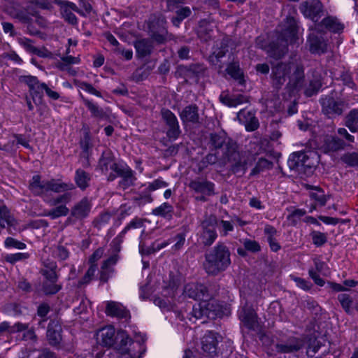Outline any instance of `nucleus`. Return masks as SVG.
I'll return each mask as SVG.
<instances>
[{
    "mask_svg": "<svg viewBox=\"0 0 358 358\" xmlns=\"http://www.w3.org/2000/svg\"><path fill=\"white\" fill-rule=\"evenodd\" d=\"M231 253L223 243H218L205 254L203 266L209 275L216 276L224 271L231 264Z\"/></svg>",
    "mask_w": 358,
    "mask_h": 358,
    "instance_id": "nucleus-4",
    "label": "nucleus"
},
{
    "mask_svg": "<svg viewBox=\"0 0 358 358\" xmlns=\"http://www.w3.org/2000/svg\"><path fill=\"white\" fill-rule=\"evenodd\" d=\"M310 51L315 54H322L327 52V44L318 33L315 31L310 34L308 37Z\"/></svg>",
    "mask_w": 358,
    "mask_h": 358,
    "instance_id": "nucleus-25",
    "label": "nucleus"
},
{
    "mask_svg": "<svg viewBox=\"0 0 358 358\" xmlns=\"http://www.w3.org/2000/svg\"><path fill=\"white\" fill-rule=\"evenodd\" d=\"M27 326V328L22 331L23 333L22 339L23 341H31L33 342H36L37 341V336L35 334L34 329L33 327L29 328V324L28 323H22Z\"/></svg>",
    "mask_w": 358,
    "mask_h": 358,
    "instance_id": "nucleus-62",
    "label": "nucleus"
},
{
    "mask_svg": "<svg viewBox=\"0 0 358 358\" xmlns=\"http://www.w3.org/2000/svg\"><path fill=\"white\" fill-rule=\"evenodd\" d=\"M341 160L350 166H358V152H348L341 157Z\"/></svg>",
    "mask_w": 358,
    "mask_h": 358,
    "instance_id": "nucleus-56",
    "label": "nucleus"
},
{
    "mask_svg": "<svg viewBox=\"0 0 358 358\" xmlns=\"http://www.w3.org/2000/svg\"><path fill=\"white\" fill-rule=\"evenodd\" d=\"M152 213L154 215L161 216L171 220L173 217V207L169 203L164 202L159 206L154 208Z\"/></svg>",
    "mask_w": 358,
    "mask_h": 358,
    "instance_id": "nucleus-42",
    "label": "nucleus"
},
{
    "mask_svg": "<svg viewBox=\"0 0 358 358\" xmlns=\"http://www.w3.org/2000/svg\"><path fill=\"white\" fill-rule=\"evenodd\" d=\"M189 187L197 193H201L208 196L214 194V184L206 179L196 178L192 180Z\"/></svg>",
    "mask_w": 358,
    "mask_h": 358,
    "instance_id": "nucleus-27",
    "label": "nucleus"
},
{
    "mask_svg": "<svg viewBox=\"0 0 358 358\" xmlns=\"http://www.w3.org/2000/svg\"><path fill=\"white\" fill-rule=\"evenodd\" d=\"M106 313L107 315L118 318L127 319L129 317V311L122 303L112 301L107 302Z\"/></svg>",
    "mask_w": 358,
    "mask_h": 358,
    "instance_id": "nucleus-30",
    "label": "nucleus"
},
{
    "mask_svg": "<svg viewBox=\"0 0 358 358\" xmlns=\"http://www.w3.org/2000/svg\"><path fill=\"white\" fill-rule=\"evenodd\" d=\"M151 39L155 41L158 44H164L167 41L173 38V35L169 34L168 31L163 28L160 31H151Z\"/></svg>",
    "mask_w": 358,
    "mask_h": 358,
    "instance_id": "nucleus-45",
    "label": "nucleus"
},
{
    "mask_svg": "<svg viewBox=\"0 0 358 358\" xmlns=\"http://www.w3.org/2000/svg\"><path fill=\"white\" fill-rule=\"evenodd\" d=\"M239 319L245 327L255 331L259 328L257 315L255 310L247 304L241 308L238 313Z\"/></svg>",
    "mask_w": 358,
    "mask_h": 358,
    "instance_id": "nucleus-18",
    "label": "nucleus"
},
{
    "mask_svg": "<svg viewBox=\"0 0 358 358\" xmlns=\"http://www.w3.org/2000/svg\"><path fill=\"white\" fill-rule=\"evenodd\" d=\"M111 217V215L108 213H101L94 221V225L99 229L101 228L104 224L108 223Z\"/></svg>",
    "mask_w": 358,
    "mask_h": 358,
    "instance_id": "nucleus-63",
    "label": "nucleus"
},
{
    "mask_svg": "<svg viewBox=\"0 0 358 358\" xmlns=\"http://www.w3.org/2000/svg\"><path fill=\"white\" fill-rule=\"evenodd\" d=\"M115 329L113 326H107L101 329L96 334L97 342L106 348L113 347L116 339Z\"/></svg>",
    "mask_w": 358,
    "mask_h": 358,
    "instance_id": "nucleus-23",
    "label": "nucleus"
},
{
    "mask_svg": "<svg viewBox=\"0 0 358 358\" xmlns=\"http://www.w3.org/2000/svg\"><path fill=\"white\" fill-rule=\"evenodd\" d=\"M80 97L84 104L90 111L92 117L99 120H104L108 118V114L102 108H100L96 104L85 98L82 94H80Z\"/></svg>",
    "mask_w": 358,
    "mask_h": 358,
    "instance_id": "nucleus-36",
    "label": "nucleus"
},
{
    "mask_svg": "<svg viewBox=\"0 0 358 358\" xmlns=\"http://www.w3.org/2000/svg\"><path fill=\"white\" fill-rule=\"evenodd\" d=\"M220 101L229 107H236L242 103L247 102L248 99L242 94L230 96L222 92L220 96Z\"/></svg>",
    "mask_w": 358,
    "mask_h": 358,
    "instance_id": "nucleus-39",
    "label": "nucleus"
},
{
    "mask_svg": "<svg viewBox=\"0 0 358 358\" xmlns=\"http://www.w3.org/2000/svg\"><path fill=\"white\" fill-rule=\"evenodd\" d=\"M62 321L58 318L51 319L48 327L46 337L49 345L60 348L63 341Z\"/></svg>",
    "mask_w": 358,
    "mask_h": 358,
    "instance_id": "nucleus-13",
    "label": "nucleus"
},
{
    "mask_svg": "<svg viewBox=\"0 0 358 358\" xmlns=\"http://www.w3.org/2000/svg\"><path fill=\"white\" fill-rule=\"evenodd\" d=\"M338 299L345 312L350 313V306L352 303V300L350 296L346 294H341L338 296Z\"/></svg>",
    "mask_w": 358,
    "mask_h": 358,
    "instance_id": "nucleus-59",
    "label": "nucleus"
},
{
    "mask_svg": "<svg viewBox=\"0 0 358 358\" xmlns=\"http://www.w3.org/2000/svg\"><path fill=\"white\" fill-rule=\"evenodd\" d=\"M136 345H137L138 348H141V345L139 343H135L126 331H117L115 343L113 346L115 349L119 352L120 355L122 353H131L136 352Z\"/></svg>",
    "mask_w": 358,
    "mask_h": 358,
    "instance_id": "nucleus-15",
    "label": "nucleus"
},
{
    "mask_svg": "<svg viewBox=\"0 0 358 358\" xmlns=\"http://www.w3.org/2000/svg\"><path fill=\"white\" fill-rule=\"evenodd\" d=\"M320 102L322 113L329 116L341 115L349 107L346 100L342 99L336 100L334 97L329 96L322 98Z\"/></svg>",
    "mask_w": 358,
    "mask_h": 358,
    "instance_id": "nucleus-11",
    "label": "nucleus"
},
{
    "mask_svg": "<svg viewBox=\"0 0 358 358\" xmlns=\"http://www.w3.org/2000/svg\"><path fill=\"white\" fill-rule=\"evenodd\" d=\"M91 208V201L87 197L83 198L71 208L70 215L66 219L65 224L73 225L78 221L83 220L88 217Z\"/></svg>",
    "mask_w": 358,
    "mask_h": 358,
    "instance_id": "nucleus-9",
    "label": "nucleus"
},
{
    "mask_svg": "<svg viewBox=\"0 0 358 358\" xmlns=\"http://www.w3.org/2000/svg\"><path fill=\"white\" fill-rule=\"evenodd\" d=\"M29 189L35 196H41L47 193L46 180H41L38 175L34 176L29 182Z\"/></svg>",
    "mask_w": 358,
    "mask_h": 358,
    "instance_id": "nucleus-35",
    "label": "nucleus"
},
{
    "mask_svg": "<svg viewBox=\"0 0 358 358\" xmlns=\"http://www.w3.org/2000/svg\"><path fill=\"white\" fill-rule=\"evenodd\" d=\"M16 224V220L10 214L8 208L0 201V227L1 228H5L6 226L10 227Z\"/></svg>",
    "mask_w": 358,
    "mask_h": 358,
    "instance_id": "nucleus-38",
    "label": "nucleus"
},
{
    "mask_svg": "<svg viewBox=\"0 0 358 358\" xmlns=\"http://www.w3.org/2000/svg\"><path fill=\"white\" fill-rule=\"evenodd\" d=\"M231 140L227 134L222 131L218 133H211L209 138V147L211 151L221 150Z\"/></svg>",
    "mask_w": 358,
    "mask_h": 358,
    "instance_id": "nucleus-29",
    "label": "nucleus"
},
{
    "mask_svg": "<svg viewBox=\"0 0 358 358\" xmlns=\"http://www.w3.org/2000/svg\"><path fill=\"white\" fill-rule=\"evenodd\" d=\"M118 260V255H113L106 260H105L101 267L100 271V280L102 282H108V279L110 278L112 274L114 272V268L113 266H114Z\"/></svg>",
    "mask_w": 358,
    "mask_h": 358,
    "instance_id": "nucleus-31",
    "label": "nucleus"
},
{
    "mask_svg": "<svg viewBox=\"0 0 358 358\" xmlns=\"http://www.w3.org/2000/svg\"><path fill=\"white\" fill-rule=\"evenodd\" d=\"M289 80L287 86L292 90H301L305 83L304 66L301 62H278L271 66V80L273 87L279 90Z\"/></svg>",
    "mask_w": 358,
    "mask_h": 358,
    "instance_id": "nucleus-1",
    "label": "nucleus"
},
{
    "mask_svg": "<svg viewBox=\"0 0 358 358\" xmlns=\"http://www.w3.org/2000/svg\"><path fill=\"white\" fill-rule=\"evenodd\" d=\"M216 292V289H213L211 285L188 283L185 286L182 294L193 299H204L213 298Z\"/></svg>",
    "mask_w": 358,
    "mask_h": 358,
    "instance_id": "nucleus-8",
    "label": "nucleus"
},
{
    "mask_svg": "<svg viewBox=\"0 0 358 358\" xmlns=\"http://www.w3.org/2000/svg\"><path fill=\"white\" fill-rule=\"evenodd\" d=\"M145 222V219L135 217L125 227L124 229L118 234V236L113 241L114 244L120 245L123 241V238L127 234V232L131 229H138L144 227V222Z\"/></svg>",
    "mask_w": 358,
    "mask_h": 358,
    "instance_id": "nucleus-34",
    "label": "nucleus"
},
{
    "mask_svg": "<svg viewBox=\"0 0 358 358\" xmlns=\"http://www.w3.org/2000/svg\"><path fill=\"white\" fill-rule=\"evenodd\" d=\"M80 147L83 150L81 157L86 159L87 166L90 165L89 163V150L92 148L91 137L89 131H86L83 138L80 141Z\"/></svg>",
    "mask_w": 358,
    "mask_h": 358,
    "instance_id": "nucleus-47",
    "label": "nucleus"
},
{
    "mask_svg": "<svg viewBox=\"0 0 358 358\" xmlns=\"http://www.w3.org/2000/svg\"><path fill=\"white\" fill-rule=\"evenodd\" d=\"M90 176L83 169H78L76 172L75 181L78 187L84 190L89 186Z\"/></svg>",
    "mask_w": 358,
    "mask_h": 358,
    "instance_id": "nucleus-46",
    "label": "nucleus"
},
{
    "mask_svg": "<svg viewBox=\"0 0 358 358\" xmlns=\"http://www.w3.org/2000/svg\"><path fill=\"white\" fill-rule=\"evenodd\" d=\"M52 3H54L53 0H31L29 1L30 6H36L42 9L49 10L53 8Z\"/></svg>",
    "mask_w": 358,
    "mask_h": 358,
    "instance_id": "nucleus-61",
    "label": "nucleus"
},
{
    "mask_svg": "<svg viewBox=\"0 0 358 358\" xmlns=\"http://www.w3.org/2000/svg\"><path fill=\"white\" fill-rule=\"evenodd\" d=\"M322 87V83L319 79L312 80L304 90L306 96L310 97L316 94Z\"/></svg>",
    "mask_w": 358,
    "mask_h": 358,
    "instance_id": "nucleus-52",
    "label": "nucleus"
},
{
    "mask_svg": "<svg viewBox=\"0 0 358 358\" xmlns=\"http://www.w3.org/2000/svg\"><path fill=\"white\" fill-rule=\"evenodd\" d=\"M345 145V143L338 137L326 135L321 141L319 150L325 154H331L344 150Z\"/></svg>",
    "mask_w": 358,
    "mask_h": 358,
    "instance_id": "nucleus-17",
    "label": "nucleus"
},
{
    "mask_svg": "<svg viewBox=\"0 0 358 358\" xmlns=\"http://www.w3.org/2000/svg\"><path fill=\"white\" fill-rule=\"evenodd\" d=\"M53 2L60 6L59 11L63 20L72 26H76L78 23V18L72 11L85 16L84 11L73 2L66 0H53Z\"/></svg>",
    "mask_w": 358,
    "mask_h": 358,
    "instance_id": "nucleus-10",
    "label": "nucleus"
},
{
    "mask_svg": "<svg viewBox=\"0 0 358 358\" xmlns=\"http://www.w3.org/2000/svg\"><path fill=\"white\" fill-rule=\"evenodd\" d=\"M206 68L203 64H193L185 69V75L189 79H194L195 82H198L199 78L204 76Z\"/></svg>",
    "mask_w": 358,
    "mask_h": 358,
    "instance_id": "nucleus-33",
    "label": "nucleus"
},
{
    "mask_svg": "<svg viewBox=\"0 0 358 358\" xmlns=\"http://www.w3.org/2000/svg\"><path fill=\"white\" fill-rule=\"evenodd\" d=\"M96 271V264H91L88 270L87 271L86 273L83 276V278L79 281V285H84L89 283L93 276L94 275V273Z\"/></svg>",
    "mask_w": 358,
    "mask_h": 358,
    "instance_id": "nucleus-64",
    "label": "nucleus"
},
{
    "mask_svg": "<svg viewBox=\"0 0 358 358\" xmlns=\"http://www.w3.org/2000/svg\"><path fill=\"white\" fill-rule=\"evenodd\" d=\"M134 47L139 58L150 56L154 49L153 42L149 38L139 39L135 41Z\"/></svg>",
    "mask_w": 358,
    "mask_h": 358,
    "instance_id": "nucleus-32",
    "label": "nucleus"
},
{
    "mask_svg": "<svg viewBox=\"0 0 358 358\" xmlns=\"http://www.w3.org/2000/svg\"><path fill=\"white\" fill-rule=\"evenodd\" d=\"M237 118L245 124V129L248 131H255L259 127V120L252 111L241 110L237 113Z\"/></svg>",
    "mask_w": 358,
    "mask_h": 358,
    "instance_id": "nucleus-24",
    "label": "nucleus"
},
{
    "mask_svg": "<svg viewBox=\"0 0 358 358\" xmlns=\"http://www.w3.org/2000/svg\"><path fill=\"white\" fill-rule=\"evenodd\" d=\"M213 34V25L206 20L199 22V26L197 30L198 37L204 42H208L212 39Z\"/></svg>",
    "mask_w": 358,
    "mask_h": 358,
    "instance_id": "nucleus-37",
    "label": "nucleus"
},
{
    "mask_svg": "<svg viewBox=\"0 0 358 358\" xmlns=\"http://www.w3.org/2000/svg\"><path fill=\"white\" fill-rule=\"evenodd\" d=\"M69 213V209L65 205H60L45 213L44 215L54 220L62 216H66Z\"/></svg>",
    "mask_w": 358,
    "mask_h": 358,
    "instance_id": "nucleus-51",
    "label": "nucleus"
},
{
    "mask_svg": "<svg viewBox=\"0 0 358 358\" xmlns=\"http://www.w3.org/2000/svg\"><path fill=\"white\" fill-rule=\"evenodd\" d=\"M27 328V326L22 322H16L13 326H10L8 322H3L0 324V333L7 331L8 334H15L22 332Z\"/></svg>",
    "mask_w": 358,
    "mask_h": 358,
    "instance_id": "nucleus-49",
    "label": "nucleus"
},
{
    "mask_svg": "<svg viewBox=\"0 0 358 358\" xmlns=\"http://www.w3.org/2000/svg\"><path fill=\"white\" fill-rule=\"evenodd\" d=\"M20 80L27 84L30 91L33 92L35 95L40 94L41 87L40 85L42 83H40L38 78L32 76H22L20 77Z\"/></svg>",
    "mask_w": 358,
    "mask_h": 358,
    "instance_id": "nucleus-43",
    "label": "nucleus"
},
{
    "mask_svg": "<svg viewBox=\"0 0 358 358\" xmlns=\"http://www.w3.org/2000/svg\"><path fill=\"white\" fill-rule=\"evenodd\" d=\"M47 192L52 191L55 192H61L68 189V185L65 183H58L55 180H46Z\"/></svg>",
    "mask_w": 358,
    "mask_h": 358,
    "instance_id": "nucleus-55",
    "label": "nucleus"
},
{
    "mask_svg": "<svg viewBox=\"0 0 358 358\" xmlns=\"http://www.w3.org/2000/svg\"><path fill=\"white\" fill-rule=\"evenodd\" d=\"M117 176L122 178L119 185L123 189L133 185L136 180L132 170L126 165H122L120 169L117 170L116 173H111L108 177V180L113 181Z\"/></svg>",
    "mask_w": 358,
    "mask_h": 358,
    "instance_id": "nucleus-19",
    "label": "nucleus"
},
{
    "mask_svg": "<svg viewBox=\"0 0 358 358\" xmlns=\"http://www.w3.org/2000/svg\"><path fill=\"white\" fill-rule=\"evenodd\" d=\"M319 157L316 152L301 151L292 153L287 162L288 166L292 170L304 171L308 174L313 172L318 164Z\"/></svg>",
    "mask_w": 358,
    "mask_h": 358,
    "instance_id": "nucleus-5",
    "label": "nucleus"
},
{
    "mask_svg": "<svg viewBox=\"0 0 358 358\" xmlns=\"http://www.w3.org/2000/svg\"><path fill=\"white\" fill-rule=\"evenodd\" d=\"M226 71L232 78L237 80L240 85L245 83L243 72L240 68L239 62L235 61L231 54L229 55L228 57Z\"/></svg>",
    "mask_w": 358,
    "mask_h": 358,
    "instance_id": "nucleus-28",
    "label": "nucleus"
},
{
    "mask_svg": "<svg viewBox=\"0 0 358 358\" xmlns=\"http://www.w3.org/2000/svg\"><path fill=\"white\" fill-rule=\"evenodd\" d=\"M231 43V39L229 37H224L220 42H217L216 46L213 47V52L210 55L208 60L210 63L217 66L221 70L225 63L222 61L227 52H228L229 46Z\"/></svg>",
    "mask_w": 358,
    "mask_h": 358,
    "instance_id": "nucleus-12",
    "label": "nucleus"
},
{
    "mask_svg": "<svg viewBox=\"0 0 358 358\" xmlns=\"http://www.w3.org/2000/svg\"><path fill=\"white\" fill-rule=\"evenodd\" d=\"M122 165L115 162L113 154L109 150H104L99 160V168L104 173L109 170L116 173L117 170L120 169Z\"/></svg>",
    "mask_w": 358,
    "mask_h": 358,
    "instance_id": "nucleus-22",
    "label": "nucleus"
},
{
    "mask_svg": "<svg viewBox=\"0 0 358 358\" xmlns=\"http://www.w3.org/2000/svg\"><path fill=\"white\" fill-rule=\"evenodd\" d=\"M217 219L214 215H206L201 223V232L199 236L201 244L204 246H210L217 237L215 227Z\"/></svg>",
    "mask_w": 358,
    "mask_h": 358,
    "instance_id": "nucleus-7",
    "label": "nucleus"
},
{
    "mask_svg": "<svg viewBox=\"0 0 358 358\" xmlns=\"http://www.w3.org/2000/svg\"><path fill=\"white\" fill-rule=\"evenodd\" d=\"M299 9L303 15L317 22L323 15L322 4L319 0H306L303 1Z\"/></svg>",
    "mask_w": 358,
    "mask_h": 358,
    "instance_id": "nucleus-16",
    "label": "nucleus"
},
{
    "mask_svg": "<svg viewBox=\"0 0 358 358\" xmlns=\"http://www.w3.org/2000/svg\"><path fill=\"white\" fill-rule=\"evenodd\" d=\"M62 289V285L57 281L43 280L42 290L45 295L55 294Z\"/></svg>",
    "mask_w": 358,
    "mask_h": 358,
    "instance_id": "nucleus-50",
    "label": "nucleus"
},
{
    "mask_svg": "<svg viewBox=\"0 0 358 358\" xmlns=\"http://www.w3.org/2000/svg\"><path fill=\"white\" fill-rule=\"evenodd\" d=\"M313 243L315 245L320 247L327 241V234L320 231H314L310 234Z\"/></svg>",
    "mask_w": 358,
    "mask_h": 358,
    "instance_id": "nucleus-57",
    "label": "nucleus"
},
{
    "mask_svg": "<svg viewBox=\"0 0 358 358\" xmlns=\"http://www.w3.org/2000/svg\"><path fill=\"white\" fill-rule=\"evenodd\" d=\"M297 30L296 20L293 17H287L282 25L276 41L271 42L267 48L269 56L275 59L282 57L288 51V45L296 41Z\"/></svg>",
    "mask_w": 358,
    "mask_h": 358,
    "instance_id": "nucleus-2",
    "label": "nucleus"
},
{
    "mask_svg": "<svg viewBox=\"0 0 358 358\" xmlns=\"http://www.w3.org/2000/svg\"><path fill=\"white\" fill-rule=\"evenodd\" d=\"M163 122L167 128L166 136L169 138L176 140L181 134L179 123L176 116L169 109L163 108L161 110Z\"/></svg>",
    "mask_w": 358,
    "mask_h": 358,
    "instance_id": "nucleus-14",
    "label": "nucleus"
},
{
    "mask_svg": "<svg viewBox=\"0 0 358 358\" xmlns=\"http://www.w3.org/2000/svg\"><path fill=\"white\" fill-rule=\"evenodd\" d=\"M220 314V308L217 303L207 299L193 306L190 312L192 317L196 320H201V323H205L207 320H214Z\"/></svg>",
    "mask_w": 358,
    "mask_h": 358,
    "instance_id": "nucleus-6",
    "label": "nucleus"
},
{
    "mask_svg": "<svg viewBox=\"0 0 358 358\" xmlns=\"http://www.w3.org/2000/svg\"><path fill=\"white\" fill-rule=\"evenodd\" d=\"M76 85L80 89L92 94L98 97H101L100 92L97 91L91 84L86 82L78 81L76 82Z\"/></svg>",
    "mask_w": 358,
    "mask_h": 358,
    "instance_id": "nucleus-60",
    "label": "nucleus"
},
{
    "mask_svg": "<svg viewBox=\"0 0 358 358\" xmlns=\"http://www.w3.org/2000/svg\"><path fill=\"white\" fill-rule=\"evenodd\" d=\"M304 341L297 337H289L287 341L277 343L275 347L279 353H295L303 348Z\"/></svg>",
    "mask_w": 358,
    "mask_h": 358,
    "instance_id": "nucleus-20",
    "label": "nucleus"
},
{
    "mask_svg": "<svg viewBox=\"0 0 358 358\" xmlns=\"http://www.w3.org/2000/svg\"><path fill=\"white\" fill-rule=\"evenodd\" d=\"M220 338L221 337L217 333L208 331L201 338V348L203 352L210 357L216 355Z\"/></svg>",
    "mask_w": 358,
    "mask_h": 358,
    "instance_id": "nucleus-21",
    "label": "nucleus"
},
{
    "mask_svg": "<svg viewBox=\"0 0 358 358\" xmlns=\"http://www.w3.org/2000/svg\"><path fill=\"white\" fill-rule=\"evenodd\" d=\"M344 124L352 133L358 131V108L351 110L344 118Z\"/></svg>",
    "mask_w": 358,
    "mask_h": 358,
    "instance_id": "nucleus-40",
    "label": "nucleus"
},
{
    "mask_svg": "<svg viewBox=\"0 0 358 358\" xmlns=\"http://www.w3.org/2000/svg\"><path fill=\"white\" fill-rule=\"evenodd\" d=\"M322 22L325 28L334 33H339L344 28L343 24L334 17H327L323 19Z\"/></svg>",
    "mask_w": 358,
    "mask_h": 358,
    "instance_id": "nucleus-44",
    "label": "nucleus"
},
{
    "mask_svg": "<svg viewBox=\"0 0 358 358\" xmlns=\"http://www.w3.org/2000/svg\"><path fill=\"white\" fill-rule=\"evenodd\" d=\"M310 197L321 206L326 204L329 198V196L324 194V192L320 189H317L315 192L310 193Z\"/></svg>",
    "mask_w": 358,
    "mask_h": 358,
    "instance_id": "nucleus-58",
    "label": "nucleus"
},
{
    "mask_svg": "<svg viewBox=\"0 0 358 358\" xmlns=\"http://www.w3.org/2000/svg\"><path fill=\"white\" fill-rule=\"evenodd\" d=\"M170 243V240L165 241L162 243L156 241L153 243L150 247L145 248L144 243L141 242L139 245V251L141 255H149L165 248L166 246L169 245Z\"/></svg>",
    "mask_w": 358,
    "mask_h": 358,
    "instance_id": "nucleus-41",
    "label": "nucleus"
},
{
    "mask_svg": "<svg viewBox=\"0 0 358 358\" xmlns=\"http://www.w3.org/2000/svg\"><path fill=\"white\" fill-rule=\"evenodd\" d=\"M221 152L220 166L231 163V171L235 174H244L248 166L252 164L250 155L246 152H240L238 144L232 139L221 150Z\"/></svg>",
    "mask_w": 358,
    "mask_h": 358,
    "instance_id": "nucleus-3",
    "label": "nucleus"
},
{
    "mask_svg": "<svg viewBox=\"0 0 358 358\" xmlns=\"http://www.w3.org/2000/svg\"><path fill=\"white\" fill-rule=\"evenodd\" d=\"M191 9L187 6H182L176 11V16L173 17L171 22L176 27H179L183 20L190 16Z\"/></svg>",
    "mask_w": 358,
    "mask_h": 358,
    "instance_id": "nucleus-48",
    "label": "nucleus"
},
{
    "mask_svg": "<svg viewBox=\"0 0 358 358\" xmlns=\"http://www.w3.org/2000/svg\"><path fill=\"white\" fill-rule=\"evenodd\" d=\"M180 117L184 124H197L199 122V108L196 104L185 107L180 113Z\"/></svg>",
    "mask_w": 358,
    "mask_h": 358,
    "instance_id": "nucleus-26",
    "label": "nucleus"
},
{
    "mask_svg": "<svg viewBox=\"0 0 358 358\" xmlns=\"http://www.w3.org/2000/svg\"><path fill=\"white\" fill-rule=\"evenodd\" d=\"M273 166V163L264 158H260L255 168L251 171V175H256L264 169H270Z\"/></svg>",
    "mask_w": 358,
    "mask_h": 358,
    "instance_id": "nucleus-54",
    "label": "nucleus"
},
{
    "mask_svg": "<svg viewBox=\"0 0 358 358\" xmlns=\"http://www.w3.org/2000/svg\"><path fill=\"white\" fill-rule=\"evenodd\" d=\"M221 156L219 151L215 152H209L204 158H203L201 163L207 166L208 165H213L218 164L220 166Z\"/></svg>",
    "mask_w": 358,
    "mask_h": 358,
    "instance_id": "nucleus-53",
    "label": "nucleus"
}]
</instances>
